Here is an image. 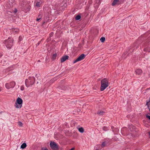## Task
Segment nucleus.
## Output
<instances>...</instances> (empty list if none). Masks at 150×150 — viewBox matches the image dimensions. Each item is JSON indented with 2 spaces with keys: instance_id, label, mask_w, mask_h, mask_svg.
I'll return each instance as SVG.
<instances>
[{
  "instance_id": "obj_1",
  "label": "nucleus",
  "mask_w": 150,
  "mask_h": 150,
  "mask_svg": "<svg viewBox=\"0 0 150 150\" xmlns=\"http://www.w3.org/2000/svg\"><path fill=\"white\" fill-rule=\"evenodd\" d=\"M101 84L100 90L103 91L108 86V81L105 78L101 81Z\"/></svg>"
},
{
  "instance_id": "obj_2",
  "label": "nucleus",
  "mask_w": 150,
  "mask_h": 150,
  "mask_svg": "<svg viewBox=\"0 0 150 150\" xmlns=\"http://www.w3.org/2000/svg\"><path fill=\"white\" fill-rule=\"evenodd\" d=\"M35 79L34 77H30L28 79H26L25 81V84L27 87H28L30 85H32L35 83Z\"/></svg>"
},
{
  "instance_id": "obj_3",
  "label": "nucleus",
  "mask_w": 150,
  "mask_h": 150,
  "mask_svg": "<svg viewBox=\"0 0 150 150\" xmlns=\"http://www.w3.org/2000/svg\"><path fill=\"white\" fill-rule=\"evenodd\" d=\"M13 38H8L7 40L4 41V44L8 49H10L13 45Z\"/></svg>"
},
{
  "instance_id": "obj_4",
  "label": "nucleus",
  "mask_w": 150,
  "mask_h": 150,
  "mask_svg": "<svg viewBox=\"0 0 150 150\" xmlns=\"http://www.w3.org/2000/svg\"><path fill=\"white\" fill-rule=\"evenodd\" d=\"M143 46L144 47V51L150 52V47H149V46H150V37L147 39L146 42L144 44Z\"/></svg>"
},
{
  "instance_id": "obj_5",
  "label": "nucleus",
  "mask_w": 150,
  "mask_h": 150,
  "mask_svg": "<svg viewBox=\"0 0 150 150\" xmlns=\"http://www.w3.org/2000/svg\"><path fill=\"white\" fill-rule=\"evenodd\" d=\"M21 5L22 6V10L23 11H30L31 6L28 4H27L25 2L23 3H21Z\"/></svg>"
},
{
  "instance_id": "obj_6",
  "label": "nucleus",
  "mask_w": 150,
  "mask_h": 150,
  "mask_svg": "<svg viewBox=\"0 0 150 150\" xmlns=\"http://www.w3.org/2000/svg\"><path fill=\"white\" fill-rule=\"evenodd\" d=\"M23 100L20 98L18 97L16 100L15 106L16 108H20L22 107Z\"/></svg>"
},
{
  "instance_id": "obj_7",
  "label": "nucleus",
  "mask_w": 150,
  "mask_h": 150,
  "mask_svg": "<svg viewBox=\"0 0 150 150\" xmlns=\"http://www.w3.org/2000/svg\"><path fill=\"white\" fill-rule=\"evenodd\" d=\"M50 146L53 150H58V147L57 144L54 142L51 141L50 144Z\"/></svg>"
},
{
  "instance_id": "obj_8",
  "label": "nucleus",
  "mask_w": 150,
  "mask_h": 150,
  "mask_svg": "<svg viewBox=\"0 0 150 150\" xmlns=\"http://www.w3.org/2000/svg\"><path fill=\"white\" fill-rule=\"evenodd\" d=\"M85 55L84 54H82L76 59L73 62V63L74 64L78 61L82 60L85 58Z\"/></svg>"
},
{
  "instance_id": "obj_9",
  "label": "nucleus",
  "mask_w": 150,
  "mask_h": 150,
  "mask_svg": "<svg viewBox=\"0 0 150 150\" xmlns=\"http://www.w3.org/2000/svg\"><path fill=\"white\" fill-rule=\"evenodd\" d=\"M68 88V87L63 85H61L59 86L58 88V90L59 91L62 92V90H65L67 89Z\"/></svg>"
},
{
  "instance_id": "obj_10",
  "label": "nucleus",
  "mask_w": 150,
  "mask_h": 150,
  "mask_svg": "<svg viewBox=\"0 0 150 150\" xmlns=\"http://www.w3.org/2000/svg\"><path fill=\"white\" fill-rule=\"evenodd\" d=\"M69 58V56L67 55H65L63 56L61 58V62L62 63L65 62L66 60L68 59Z\"/></svg>"
},
{
  "instance_id": "obj_11",
  "label": "nucleus",
  "mask_w": 150,
  "mask_h": 150,
  "mask_svg": "<svg viewBox=\"0 0 150 150\" xmlns=\"http://www.w3.org/2000/svg\"><path fill=\"white\" fill-rule=\"evenodd\" d=\"M135 72L137 75H140L142 73V71L141 69H138L135 70Z\"/></svg>"
},
{
  "instance_id": "obj_12",
  "label": "nucleus",
  "mask_w": 150,
  "mask_h": 150,
  "mask_svg": "<svg viewBox=\"0 0 150 150\" xmlns=\"http://www.w3.org/2000/svg\"><path fill=\"white\" fill-rule=\"evenodd\" d=\"M11 13L10 11H8L7 12V14L5 15V17L6 18H9V17L11 18L12 16V15L10 13Z\"/></svg>"
},
{
  "instance_id": "obj_13",
  "label": "nucleus",
  "mask_w": 150,
  "mask_h": 150,
  "mask_svg": "<svg viewBox=\"0 0 150 150\" xmlns=\"http://www.w3.org/2000/svg\"><path fill=\"white\" fill-rule=\"evenodd\" d=\"M9 84L10 85V86L11 88H13L16 85V83L14 81L11 82Z\"/></svg>"
},
{
  "instance_id": "obj_14",
  "label": "nucleus",
  "mask_w": 150,
  "mask_h": 150,
  "mask_svg": "<svg viewBox=\"0 0 150 150\" xmlns=\"http://www.w3.org/2000/svg\"><path fill=\"white\" fill-rule=\"evenodd\" d=\"M122 0H114L112 4V6H115L117 3H119V2L122 1Z\"/></svg>"
},
{
  "instance_id": "obj_15",
  "label": "nucleus",
  "mask_w": 150,
  "mask_h": 150,
  "mask_svg": "<svg viewBox=\"0 0 150 150\" xmlns=\"http://www.w3.org/2000/svg\"><path fill=\"white\" fill-rule=\"evenodd\" d=\"M105 113V112L103 111L102 110H98L97 112V114L99 116H101L103 115Z\"/></svg>"
},
{
  "instance_id": "obj_16",
  "label": "nucleus",
  "mask_w": 150,
  "mask_h": 150,
  "mask_svg": "<svg viewBox=\"0 0 150 150\" xmlns=\"http://www.w3.org/2000/svg\"><path fill=\"white\" fill-rule=\"evenodd\" d=\"M27 146L26 144L25 143H23L21 146V148L22 149H24Z\"/></svg>"
},
{
  "instance_id": "obj_17",
  "label": "nucleus",
  "mask_w": 150,
  "mask_h": 150,
  "mask_svg": "<svg viewBox=\"0 0 150 150\" xmlns=\"http://www.w3.org/2000/svg\"><path fill=\"white\" fill-rule=\"evenodd\" d=\"M57 57V54L56 53L52 55V60H54L56 59Z\"/></svg>"
},
{
  "instance_id": "obj_18",
  "label": "nucleus",
  "mask_w": 150,
  "mask_h": 150,
  "mask_svg": "<svg viewBox=\"0 0 150 150\" xmlns=\"http://www.w3.org/2000/svg\"><path fill=\"white\" fill-rule=\"evenodd\" d=\"M79 131L81 133H83L84 132V129L82 127H80L78 129Z\"/></svg>"
},
{
  "instance_id": "obj_19",
  "label": "nucleus",
  "mask_w": 150,
  "mask_h": 150,
  "mask_svg": "<svg viewBox=\"0 0 150 150\" xmlns=\"http://www.w3.org/2000/svg\"><path fill=\"white\" fill-rule=\"evenodd\" d=\"M146 105L147 106L148 109L150 108V100L146 101Z\"/></svg>"
},
{
  "instance_id": "obj_20",
  "label": "nucleus",
  "mask_w": 150,
  "mask_h": 150,
  "mask_svg": "<svg viewBox=\"0 0 150 150\" xmlns=\"http://www.w3.org/2000/svg\"><path fill=\"white\" fill-rule=\"evenodd\" d=\"M42 17V15L40 14V13L38 16V18L36 19V21H39V20L41 19Z\"/></svg>"
},
{
  "instance_id": "obj_21",
  "label": "nucleus",
  "mask_w": 150,
  "mask_h": 150,
  "mask_svg": "<svg viewBox=\"0 0 150 150\" xmlns=\"http://www.w3.org/2000/svg\"><path fill=\"white\" fill-rule=\"evenodd\" d=\"M129 127L130 131H132L133 129H134L135 128V127L132 125L130 126Z\"/></svg>"
},
{
  "instance_id": "obj_22",
  "label": "nucleus",
  "mask_w": 150,
  "mask_h": 150,
  "mask_svg": "<svg viewBox=\"0 0 150 150\" xmlns=\"http://www.w3.org/2000/svg\"><path fill=\"white\" fill-rule=\"evenodd\" d=\"M107 144L106 142H104L102 143L101 146L103 148L105 147L106 146V145Z\"/></svg>"
},
{
  "instance_id": "obj_23",
  "label": "nucleus",
  "mask_w": 150,
  "mask_h": 150,
  "mask_svg": "<svg viewBox=\"0 0 150 150\" xmlns=\"http://www.w3.org/2000/svg\"><path fill=\"white\" fill-rule=\"evenodd\" d=\"M14 0H9V4L10 5V7L13 4L14 2Z\"/></svg>"
},
{
  "instance_id": "obj_24",
  "label": "nucleus",
  "mask_w": 150,
  "mask_h": 150,
  "mask_svg": "<svg viewBox=\"0 0 150 150\" xmlns=\"http://www.w3.org/2000/svg\"><path fill=\"white\" fill-rule=\"evenodd\" d=\"M81 18V16L79 15H78L76 17L75 19L76 20H79Z\"/></svg>"
},
{
  "instance_id": "obj_25",
  "label": "nucleus",
  "mask_w": 150,
  "mask_h": 150,
  "mask_svg": "<svg viewBox=\"0 0 150 150\" xmlns=\"http://www.w3.org/2000/svg\"><path fill=\"white\" fill-rule=\"evenodd\" d=\"M5 87L8 89L11 88V87L10 86V85L8 83H6V84Z\"/></svg>"
},
{
  "instance_id": "obj_26",
  "label": "nucleus",
  "mask_w": 150,
  "mask_h": 150,
  "mask_svg": "<svg viewBox=\"0 0 150 150\" xmlns=\"http://www.w3.org/2000/svg\"><path fill=\"white\" fill-rule=\"evenodd\" d=\"M100 40L101 42H103L105 40V38L104 37H102L100 38Z\"/></svg>"
},
{
  "instance_id": "obj_27",
  "label": "nucleus",
  "mask_w": 150,
  "mask_h": 150,
  "mask_svg": "<svg viewBox=\"0 0 150 150\" xmlns=\"http://www.w3.org/2000/svg\"><path fill=\"white\" fill-rule=\"evenodd\" d=\"M23 39V38L21 36H20L18 38V42H21Z\"/></svg>"
},
{
  "instance_id": "obj_28",
  "label": "nucleus",
  "mask_w": 150,
  "mask_h": 150,
  "mask_svg": "<svg viewBox=\"0 0 150 150\" xmlns=\"http://www.w3.org/2000/svg\"><path fill=\"white\" fill-rule=\"evenodd\" d=\"M102 128H103V130H104L105 131H106L108 130L107 127H106L105 126H104V127H103Z\"/></svg>"
},
{
  "instance_id": "obj_29",
  "label": "nucleus",
  "mask_w": 150,
  "mask_h": 150,
  "mask_svg": "<svg viewBox=\"0 0 150 150\" xmlns=\"http://www.w3.org/2000/svg\"><path fill=\"white\" fill-rule=\"evenodd\" d=\"M18 125L20 127H22L23 126V123L21 122H18Z\"/></svg>"
},
{
  "instance_id": "obj_30",
  "label": "nucleus",
  "mask_w": 150,
  "mask_h": 150,
  "mask_svg": "<svg viewBox=\"0 0 150 150\" xmlns=\"http://www.w3.org/2000/svg\"><path fill=\"white\" fill-rule=\"evenodd\" d=\"M15 29H14V30L13 31V32H15L16 33H17L18 32V29H16V30H15Z\"/></svg>"
},
{
  "instance_id": "obj_31",
  "label": "nucleus",
  "mask_w": 150,
  "mask_h": 150,
  "mask_svg": "<svg viewBox=\"0 0 150 150\" xmlns=\"http://www.w3.org/2000/svg\"><path fill=\"white\" fill-rule=\"evenodd\" d=\"M17 11V9L16 8H14V10L12 12L16 13Z\"/></svg>"
},
{
  "instance_id": "obj_32",
  "label": "nucleus",
  "mask_w": 150,
  "mask_h": 150,
  "mask_svg": "<svg viewBox=\"0 0 150 150\" xmlns=\"http://www.w3.org/2000/svg\"><path fill=\"white\" fill-rule=\"evenodd\" d=\"M36 6H37L38 7H40V3L39 2L37 3L36 4Z\"/></svg>"
},
{
  "instance_id": "obj_33",
  "label": "nucleus",
  "mask_w": 150,
  "mask_h": 150,
  "mask_svg": "<svg viewBox=\"0 0 150 150\" xmlns=\"http://www.w3.org/2000/svg\"><path fill=\"white\" fill-rule=\"evenodd\" d=\"M24 87L23 86H21V90L23 91L24 90Z\"/></svg>"
},
{
  "instance_id": "obj_34",
  "label": "nucleus",
  "mask_w": 150,
  "mask_h": 150,
  "mask_svg": "<svg viewBox=\"0 0 150 150\" xmlns=\"http://www.w3.org/2000/svg\"><path fill=\"white\" fill-rule=\"evenodd\" d=\"M42 150H48L47 148L46 147H42L41 148Z\"/></svg>"
},
{
  "instance_id": "obj_35",
  "label": "nucleus",
  "mask_w": 150,
  "mask_h": 150,
  "mask_svg": "<svg viewBox=\"0 0 150 150\" xmlns=\"http://www.w3.org/2000/svg\"><path fill=\"white\" fill-rule=\"evenodd\" d=\"M146 117L150 120V116L148 115H146Z\"/></svg>"
},
{
  "instance_id": "obj_36",
  "label": "nucleus",
  "mask_w": 150,
  "mask_h": 150,
  "mask_svg": "<svg viewBox=\"0 0 150 150\" xmlns=\"http://www.w3.org/2000/svg\"><path fill=\"white\" fill-rule=\"evenodd\" d=\"M40 42H41V41H39L38 42L37 44H36L37 47L38 46V45H39L40 44Z\"/></svg>"
},
{
  "instance_id": "obj_37",
  "label": "nucleus",
  "mask_w": 150,
  "mask_h": 150,
  "mask_svg": "<svg viewBox=\"0 0 150 150\" xmlns=\"http://www.w3.org/2000/svg\"><path fill=\"white\" fill-rule=\"evenodd\" d=\"M53 33H50V36H52L53 35Z\"/></svg>"
},
{
  "instance_id": "obj_38",
  "label": "nucleus",
  "mask_w": 150,
  "mask_h": 150,
  "mask_svg": "<svg viewBox=\"0 0 150 150\" xmlns=\"http://www.w3.org/2000/svg\"><path fill=\"white\" fill-rule=\"evenodd\" d=\"M2 54L0 53V57H1L2 56Z\"/></svg>"
},
{
  "instance_id": "obj_39",
  "label": "nucleus",
  "mask_w": 150,
  "mask_h": 150,
  "mask_svg": "<svg viewBox=\"0 0 150 150\" xmlns=\"http://www.w3.org/2000/svg\"><path fill=\"white\" fill-rule=\"evenodd\" d=\"M45 21H44L43 23H42V25H44V24H45Z\"/></svg>"
},
{
  "instance_id": "obj_40",
  "label": "nucleus",
  "mask_w": 150,
  "mask_h": 150,
  "mask_svg": "<svg viewBox=\"0 0 150 150\" xmlns=\"http://www.w3.org/2000/svg\"><path fill=\"white\" fill-rule=\"evenodd\" d=\"M74 148H72L71 149H70L69 150H74Z\"/></svg>"
},
{
  "instance_id": "obj_41",
  "label": "nucleus",
  "mask_w": 150,
  "mask_h": 150,
  "mask_svg": "<svg viewBox=\"0 0 150 150\" xmlns=\"http://www.w3.org/2000/svg\"><path fill=\"white\" fill-rule=\"evenodd\" d=\"M27 83H28V84H30V81H28L27 82Z\"/></svg>"
},
{
  "instance_id": "obj_42",
  "label": "nucleus",
  "mask_w": 150,
  "mask_h": 150,
  "mask_svg": "<svg viewBox=\"0 0 150 150\" xmlns=\"http://www.w3.org/2000/svg\"><path fill=\"white\" fill-rule=\"evenodd\" d=\"M2 112H0V114H1Z\"/></svg>"
},
{
  "instance_id": "obj_43",
  "label": "nucleus",
  "mask_w": 150,
  "mask_h": 150,
  "mask_svg": "<svg viewBox=\"0 0 150 150\" xmlns=\"http://www.w3.org/2000/svg\"><path fill=\"white\" fill-rule=\"evenodd\" d=\"M149 111H150V108H149Z\"/></svg>"
}]
</instances>
